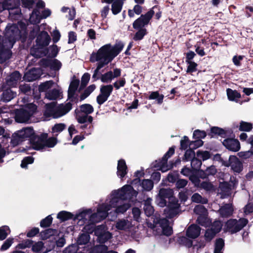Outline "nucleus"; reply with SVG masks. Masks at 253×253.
I'll use <instances>...</instances> for the list:
<instances>
[{
	"label": "nucleus",
	"instance_id": "57",
	"mask_svg": "<svg viewBox=\"0 0 253 253\" xmlns=\"http://www.w3.org/2000/svg\"><path fill=\"white\" fill-rule=\"evenodd\" d=\"M52 221V217L51 215H48L41 221L40 225L42 227H46L50 226Z\"/></svg>",
	"mask_w": 253,
	"mask_h": 253
},
{
	"label": "nucleus",
	"instance_id": "56",
	"mask_svg": "<svg viewBox=\"0 0 253 253\" xmlns=\"http://www.w3.org/2000/svg\"><path fill=\"white\" fill-rule=\"evenodd\" d=\"M197 156L199 159H201L203 161L208 160L210 157V154L208 151H198L197 152Z\"/></svg>",
	"mask_w": 253,
	"mask_h": 253
},
{
	"label": "nucleus",
	"instance_id": "62",
	"mask_svg": "<svg viewBox=\"0 0 253 253\" xmlns=\"http://www.w3.org/2000/svg\"><path fill=\"white\" fill-rule=\"evenodd\" d=\"M190 143L188 137L184 136L180 141V148L183 150L186 149L188 147H190Z\"/></svg>",
	"mask_w": 253,
	"mask_h": 253
},
{
	"label": "nucleus",
	"instance_id": "7",
	"mask_svg": "<svg viewBox=\"0 0 253 253\" xmlns=\"http://www.w3.org/2000/svg\"><path fill=\"white\" fill-rule=\"evenodd\" d=\"M20 31L16 24H8L6 27L4 38L1 42L6 43L7 47L12 48L16 40L20 38Z\"/></svg>",
	"mask_w": 253,
	"mask_h": 253
},
{
	"label": "nucleus",
	"instance_id": "37",
	"mask_svg": "<svg viewBox=\"0 0 253 253\" xmlns=\"http://www.w3.org/2000/svg\"><path fill=\"white\" fill-rule=\"evenodd\" d=\"M77 119L78 122L80 124H84L86 122H88L90 124L92 122L93 118L90 116H88L87 115H82L79 114L77 116Z\"/></svg>",
	"mask_w": 253,
	"mask_h": 253
},
{
	"label": "nucleus",
	"instance_id": "36",
	"mask_svg": "<svg viewBox=\"0 0 253 253\" xmlns=\"http://www.w3.org/2000/svg\"><path fill=\"white\" fill-rule=\"evenodd\" d=\"M74 215L72 214L71 212L66 211H61L58 213L57 217L63 221L71 218L74 219Z\"/></svg>",
	"mask_w": 253,
	"mask_h": 253
},
{
	"label": "nucleus",
	"instance_id": "12",
	"mask_svg": "<svg viewBox=\"0 0 253 253\" xmlns=\"http://www.w3.org/2000/svg\"><path fill=\"white\" fill-rule=\"evenodd\" d=\"M156 8V6H154L145 14L141 15L139 18L135 20L133 23V28L135 29H143V27L147 25L155 13L154 9Z\"/></svg>",
	"mask_w": 253,
	"mask_h": 253
},
{
	"label": "nucleus",
	"instance_id": "53",
	"mask_svg": "<svg viewBox=\"0 0 253 253\" xmlns=\"http://www.w3.org/2000/svg\"><path fill=\"white\" fill-rule=\"evenodd\" d=\"M195 157V152L194 151L190 148V149H187L184 154V158H183V161H188L190 160H192Z\"/></svg>",
	"mask_w": 253,
	"mask_h": 253
},
{
	"label": "nucleus",
	"instance_id": "17",
	"mask_svg": "<svg viewBox=\"0 0 253 253\" xmlns=\"http://www.w3.org/2000/svg\"><path fill=\"white\" fill-rule=\"evenodd\" d=\"M115 227L117 230L130 232L133 227L132 222L127 218H121L117 220Z\"/></svg>",
	"mask_w": 253,
	"mask_h": 253
},
{
	"label": "nucleus",
	"instance_id": "38",
	"mask_svg": "<svg viewBox=\"0 0 253 253\" xmlns=\"http://www.w3.org/2000/svg\"><path fill=\"white\" fill-rule=\"evenodd\" d=\"M207 215H203V216H198L197 218L198 223L201 225L207 227L211 224V221L208 217Z\"/></svg>",
	"mask_w": 253,
	"mask_h": 253
},
{
	"label": "nucleus",
	"instance_id": "27",
	"mask_svg": "<svg viewBox=\"0 0 253 253\" xmlns=\"http://www.w3.org/2000/svg\"><path fill=\"white\" fill-rule=\"evenodd\" d=\"M16 92L13 91L10 89L3 90L1 95V100L4 102H9L16 96Z\"/></svg>",
	"mask_w": 253,
	"mask_h": 253
},
{
	"label": "nucleus",
	"instance_id": "49",
	"mask_svg": "<svg viewBox=\"0 0 253 253\" xmlns=\"http://www.w3.org/2000/svg\"><path fill=\"white\" fill-rule=\"evenodd\" d=\"M10 232V229L7 226L0 227V240L5 239Z\"/></svg>",
	"mask_w": 253,
	"mask_h": 253
},
{
	"label": "nucleus",
	"instance_id": "2",
	"mask_svg": "<svg viewBox=\"0 0 253 253\" xmlns=\"http://www.w3.org/2000/svg\"><path fill=\"white\" fill-rule=\"evenodd\" d=\"M124 46V45L122 42H117L114 46L107 44L100 48L96 52H93L91 54L90 61L98 62L92 78L96 80L100 69L110 62L122 51Z\"/></svg>",
	"mask_w": 253,
	"mask_h": 253
},
{
	"label": "nucleus",
	"instance_id": "50",
	"mask_svg": "<svg viewBox=\"0 0 253 253\" xmlns=\"http://www.w3.org/2000/svg\"><path fill=\"white\" fill-rule=\"evenodd\" d=\"M253 128L252 124L248 122L241 121L240 123L239 130L240 131H249Z\"/></svg>",
	"mask_w": 253,
	"mask_h": 253
},
{
	"label": "nucleus",
	"instance_id": "61",
	"mask_svg": "<svg viewBox=\"0 0 253 253\" xmlns=\"http://www.w3.org/2000/svg\"><path fill=\"white\" fill-rule=\"evenodd\" d=\"M202 165L201 161L197 158H194L191 160V165L193 169H199Z\"/></svg>",
	"mask_w": 253,
	"mask_h": 253
},
{
	"label": "nucleus",
	"instance_id": "48",
	"mask_svg": "<svg viewBox=\"0 0 253 253\" xmlns=\"http://www.w3.org/2000/svg\"><path fill=\"white\" fill-rule=\"evenodd\" d=\"M178 242L179 244L185 246L187 247H190L192 246V241L186 237H180L178 238Z\"/></svg>",
	"mask_w": 253,
	"mask_h": 253
},
{
	"label": "nucleus",
	"instance_id": "29",
	"mask_svg": "<svg viewBox=\"0 0 253 253\" xmlns=\"http://www.w3.org/2000/svg\"><path fill=\"white\" fill-rule=\"evenodd\" d=\"M233 211L231 204H226L221 207L219 210L220 215L222 217H227L231 215Z\"/></svg>",
	"mask_w": 253,
	"mask_h": 253
},
{
	"label": "nucleus",
	"instance_id": "35",
	"mask_svg": "<svg viewBox=\"0 0 253 253\" xmlns=\"http://www.w3.org/2000/svg\"><path fill=\"white\" fill-rule=\"evenodd\" d=\"M224 247V240L221 238L217 239L215 243L213 253H223Z\"/></svg>",
	"mask_w": 253,
	"mask_h": 253
},
{
	"label": "nucleus",
	"instance_id": "20",
	"mask_svg": "<svg viewBox=\"0 0 253 253\" xmlns=\"http://www.w3.org/2000/svg\"><path fill=\"white\" fill-rule=\"evenodd\" d=\"M121 75V70L115 69L113 72L109 71L101 75L100 80L102 82L105 83H109L112 80L119 77Z\"/></svg>",
	"mask_w": 253,
	"mask_h": 253
},
{
	"label": "nucleus",
	"instance_id": "8",
	"mask_svg": "<svg viewBox=\"0 0 253 253\" xmlns=\"http://www.w3.org/2000/svg\"><path fill=\"white\" fill-rule=\"evenodd\" d=\"M37 106L30 103L26 105L24 108L17 110L15 111V120L19 123H28L31 117L35 114Z\"/></svg>",
	"mask_w": 253,
	"mask_h": 253
},
{
	"label": "nucleus",
	"instance_id": "18",
	"mask_svg": "<svg viewBox=\"0 0 253 253\" xmlns=\"http://www.w3.org/2000/svg\"><path fill=\"white\" fill-rule=\"evenodd\" d=\"M1 36H0V63H2L9 59L11 55V48L7 47L6 43L1 42Z\"/></svg>",
	"mask_w": 253,
	"mask_h": 253
},
{
	"label": "nucleus",
	"instance_id": "41",
	"mask_svg": "<svg viewBox=\"0 0 253 253\" xmlns=\"http://www.w3.org/2000/svg\"><path fill=\"white\" fill-rule=\"evenodd\" d=\"M142 189L146 191H150L153 187V182L150 179H144L141 183Z\"/></svg>",
	"mask_w": 253,
	"mask_h": 253
},
{
	"label": "nucleus",
	"instance_id": "33",
	"mask_svg": "<svg viewBox=\"0 0 253 253\" xmlns=\"http://www.w3.org/2000/svg\"><path fill=\"white\" fill-rule=\"evenodd\" d=\"M228 98L232 101H237V100L241 97L240 94L235 90L227 88L226 90Z\"/></svg>",
	"mask_w": 253,
	"mask_h": 253
},
{
	"label": "nucleus",
	"instance_id": "64",
	"mask_svg": "<svg viewBox=\"0 0 253 253\" xmlns=\"http://www.w3.org/2000/svg\"><path fill=\"white\" fill-rule=\"evenodd\" d=\"M165 198L161 196L160 194H158V195L156 197V203L157 205L161 207H164L166 205L167 202L165 200Z\"/></svg>",
	"mask_w": 253,
	"mask_h": 253
},
{
	"label": "nucleus",
	"instance_id": "21",
	"mask_svg": "<svg viewBox=\"0 0 253 253\" xmlns=\"http://www.w3.org/2000/svg\"><path fill=\"white\" fill-rule=\"evenodd\" d=\"M5 8L9 10V15L12 18L13 14L18 15L20 12L19 8H16V0H5L3 1Z\"/></svg>",
	"mask_w": 253,
	"mask_h": 253
},
{
	"label": "nucleus",
	"instance_id": "28",
	"mask_svg": "<svg viewBox=\"0 0 253 253\" xmlns=\"http://www.w3.org/2000/svg\"><path fill=\"white\" fill-rule=\"evenodd\" d=\"M152 199L147 198L144 200V210L145 214L147 216H150L153 215L154 212L153 207L151 205Z\"/></svg>",
	"mask_w": 253,
	"mask_h": 253
},
{
	"label": "nucleus",
	"instance_id": "4",
	"mask_svg": "<svg viewBox=\"0 0 253 253\" xmlns=\"http://www.w3.org/2000/svg\"><path fill=\"white\" fill-rule=\"evenodd\" d=\"M159 194L169 199L168 206L164 211L166 216L168 218L174 217L178 213L179 204L178 203V200L173 197V190L170 188H162L160 190Z\"/></svg>",
	"mask_w": 253,
	"mask_h": 253
},
{
	"label": "nucleus",
	"instance_id": "32",
	"mask_svg": "<svg viewBox=\"0 0 253 253\" xmlns=\"http://www.w3.org/2000/svg\"><path fill=\"white\" fill-rule=\"evenodd\" d=\"M41 19L40 10L38 9H35L30 15L29 19L30 23L33 24H36L40 23Z\"/></svg>",
	"mask_w": 253,
	"mask_h": 253
},
{
	"label": "nucleus",
	"instance_id": "5",
	"mask_svg": "<svg viewBox=\"0 0 253 253\" xmlns=\"http://www.w3.org/2000/svg\"><path fill=\"white\" fill-rule=\"evenodd\" d=\"M47 134L43 133L39 137H34L31 140L32 147L37 150H42L46 148H53L57 144V139L52 137L47 139Z\"/></svg>",
	"mask_w": 253,
	"mask_h": 253
},
{
	"label": "nucleus",
	"instance_id": "60",
	"mask_svg": "<svg viewBox=\"0 0 253 253\" xmlns=\"http://www.w3.org/2000/svg\"><path fill=\"white\" fill-rule=\"evenodd\" d=\"M206 136V133L205 131L196 130L193 132V137L195 139H201Z\"/></svg>",
	"mask_w": 253,
	"mask_h": 253
},
{
	"label": "nucleus",
	"instance_id": "55",
	"mask_svg": "<svg viewBox=\"0 0 253 253\" xmlns=\"http://www.w3.org/2000/svg\"><path fill=\"white\" fill-rule=\"evenodd\" d=\"M146 33L147 32L146 29H140L136 33L134 36V40L139 41L142 40Z\"/></svg>",
	"mask_w": 253,
	"mask_h": 253
},
{
	"label": "nucleus",
	"instance_id": "63",
	"mask_svg": "<svg viewBox=\"0 0 253 253\" xmlns=\"http://www.w3.org/2000/svg\"><path fill=\"white\" fill-rule=\"evenodd\" d=\"M222 223L219 221H215L211 225V229H212L216 233H218L221 229Z\"/></svg>",
	"mask_w": 253,
	"mask_h": 253
},
{
	"label": "nucleus",
	"instance_id": "44",
	"mask_svg": "<svg viewBox=\"0 0 253 253\" xmlns=\"http://www.w3.org/2000/svg\"><path fill=\"white\" fill-rule=\"evenodd\" d=\"M90 239V236L87 233H83L78 238L77 243L79 245H85Z\"/></svg>",
	"mask_w": 253,
	"mask_h": 253
},
{
	"label": "nucleus",
	"instance_id": "43",
	"mask_svg": "<svg viewBox=\"0 0 253 253\" xmlns=\"http://www.w3.org/2000/svg\"><path fill=\"white\" fill-rule=\"evenodd\" d=\"M164 95L163 94H159L158 91L152 92L149 96V99H157L158 104H162L163 101Z\"/></svg>",
	"mask_w": 253,
	"mask_h": 253
},
{
	"label": "nucleus",
	"instance_id": "26",
	"mask_svg": "<svg viewBox=\"0 0 253 253\" xmlns=\"http://www.w3.org/2000/svg\"><path fill=\"white\" fill-rule=\"evenodd\" d=\"M127 173V167L124 160H120L118 162L117 174L120 178H123Z\"/></svg>",
	"mask_w": 253,
	"mask_h": 253
},
{
	"label": "nucleus",
	"instance_id": "22",
	"mask_svg": "<svg viewBox=\"0 0 253 253\" xmlns=\"http://www.w3.org/2000/svg\"><path fill=\"white\" fill-rule=\"evenodd\" d=\"M222 143L227 149L232 151L237 152L240 149V142L235 139L229 138L225 139Z\"/></svg>",
	"mask_w": 253,
	"mask_h": 253
},
{
	"label": "nucleus",
	"instance_id": "52",
	"mask_svg": "<svg viewBox=\"0 0 253 253\" xmlns=\"http://www.w3.org/2000/svg\"><path fill=\"white\" fill-rule=\"evenodd\" d=\"M54 83L52 81H46L43 83L39 86L40 91H45L52 87Z\"/></svg>",
	"mask_w": 253,
	"mask_h": 253
},
{
	"label": "nucleus",
	"instance_id": "6",
	"mask_svg": "<svg viewBox=\"0 0 253 253\" xmlns=\"http://www.w3.org/2000/svg\"><path fill=\"white\" fill-rule=\"evenodd\" d=\"M71 108L72 105L70 103L58 106H55L53 104H47L44 116L46 118H58L67 114Z\"/></svg>",
	"mask_w": 253,
	"mask_h": 253
},
{
	"label": "nucleus",
	"instance_id": "14",
	"mask_svg": "<svg viewBox=\"0 0 253 253\" xmlns=\"http://www.w3.org/2000/svg\"><path fill=\"white\" fill-rule=\"evenodd\" d=\"M226 167H230L234 172L240 173L243 169L242 163L235 156H230L228 163L224 164Z\"/></svg>",
	"mask_w": 253,
	"mask_h": 253
},
{
	"label": "nucleus",
	"instance_id": "46",
	"mask_svg": "<svg viewBox=\"0 0 253 253\" xmlns=\"http://www.w3.org/2000/svg\"><path fill=\"white\" fill-rule=\"evenodd\" d=\"M49 66L51 69L58 71L61 68L62 64L59 60L54 59L49 62Z\"/></svg>",
	"mask_w": 253,
	"mask_h": 253
},
{
	"label": "nucleus",
	"instance_id": "16",
	"mask_svg": "<svg viewBox=\"0 0 253 253\" xmlns=\"http://www.w3.org/2000/svg\"><path fill=\"white\" fill-rule=\"evenodd\" d=\"M95 235L98 237V240L102 242H105L112 237L111 234L106 231V227L103 225L94 228Z\"/></svg>",
	"mask_w": 253,
	"mask_h": 253
},
{
	"label": "nucleus",
	"instance_id": "24",
	"mask_svg": "<svg viewBox=\"0 0 253 253\" xmlns=\"http://www.w3.org/2000/svg\"><path fill=\"white\" fill-rule=\"evenodd\" d=\"M41 71L40 69L34 68L26 72L24 76V79L28 82H32L38 79L41 76Z\"/></svg>",
	"mask_w": 253,
	"mask_h": 253
},
{
	"label": "nucleus",
	"instance_id": "25",
	"mask_svg": "<svg viewBox=\"0 0 253 253\" xmlns=\"http://www.w3.org/2000/svg\"><path fill=\"white\" fill-rule=\"evenodd\" d=\"M201 228L196 225H191L190 226L187 231L186 235L192 239L197 238L200 234Z\"/></svg>",
	"mask_w": 253,
	"mask_h": 253
},
{
	"label": "nucleus",
	"instance_id": "31",
	"mask_svg": "<svg viewBox=\"0 0 253 253\" xmlns=\"http://www.w3.org/2000/svg\"><path fill=\"white\" fill-rule=\"evenodd\" d=\"M123 2L122 0H114L111 5V10L113 14L116 15L120 13L122 9Z\"/></svg>",
	"mask_w": 253,
	"mask_h": 253
},
{
	"label": "nucleus",
	"instance_id": "51",
	"mask_svg": "<svg viewBox=\"0 0 253 253\" xmlns=\"http://www.w3.org/2000/svg\"><path fill=\"white\" fill-rule=\"evenodd\" d=\"M81 111L86 115L90 114L93 111V107L88 104H85L81 106Z\"/></svg>",
	"mask_w": 253,
	"mask_h": 253
},
{
	"label": "nucleus",
	"instance_id": "39",
	"mask_svg": "<svg viewBox=\"0 0 253 253\" xmlns=\"http://www.w3.org/2000/svg\"><path fill=\"white\" fill-rule=\"evenodd\" d=\"M57 233L56 230L51 228L47 229L41 232V237L43 240L49 238L51 236H53Z\"/></svg>",
	"mask_w": 253,
	"mask_h": 253
},
{
	"label": "nucleus",
	"instance_id": "11",
	"mask_svg": "<svg viewBox=\"0 0 253 253\" xmlns=\"http://www.w3.org/2000/svg\"><path fill=\"white\" fill-rule=\"evenodd\" d=\"M154 230H156L157 234H163L166 236H169L172 233V228L169 225L168 220L165 218L154 220Z\"/></svg>",
	"mask_w": 253,
	"mask_h": 253
},
{
	"label": "nucleus",
	"instance_id": "45",
	"mask_svg": "<svg viewBox=\"0 0 253 253\" xmlns=\"http://www.w3.org/2000/svg\"><path fill=\"white\" fill-rule=\"evenodd\" d=\"M192 201L197 203L206 204L208 202L207 199L203 198L198 193H195L191 197Z\"/></svg>",
	"mask_w": 253,
	"mask_h": 253
},
{
	"label": "nucleus",
	"instance_id": "40",
	"mask_svg": "<svg viewBox=\"0 0 253 253\" xmlns=\"http://www.w3.org/2000/svg\"><path fill=\"white\" fill-rule=\"evenodd\" d=\"M66 127V125L63 123L56 124L52 128V133L57 136L62 132Z\"/></svg>",
	"mask_w": 253,
	"mask_h": 253
},
{
	"label": "nucleus",
	"instance_id": "1",
	"mask_svg": "<svg viewBox=\"0 0 253 253\" xmlns=\"http://www.w3.org/2000/svg\"><path fill=\"white\" fill-rule=\"evenodd\" d=\"M136 191L131 186L126 185L122 188L111 192L105 203L101 204L104 207L103 210H106L108 215L112 213V211L108 212L112 208H116L113 212V216L116 217L117 214L123 213L130 207V200L133 196L136 197Z\"/></svg>",
	"mask_w": 253,
	"mask_h": 253
},
{
	"label": "nucleus",
	"instance_id": "3",
	"mask_svg": "<svg viewBox=\"0 0 253 253\" xmlns=\"http://www.w3.org/2000/svg\"><path fill=\"white\" fill-rule=\"evenodd\" d=\"M103 206L99 204L97 209V212L92 213L91 209L81 210L75 215L74 220H79L78 224L83 225L86 224L84 230L88 233H91L94 230L93 224L104 219L108 213L106 210H103Z\"/></svg>",
	"mask_w": 253,
	"mask_h": 253
},
{
	"label": "nucleus",
	"instance_id": "47",
	"mask_svg": "<svg viewBox=\"0 0 253 253\" xmlns=\"http://www.w3.org/2000/svg\"><path fill=\"white\" fill-rule=\"evenodd\" d=\"M107 249L106 246L100 245L93 247L88 253H103L106 252Z\"/></svg>",
	"mask_w": 253,
	"mask_h": 253
},
{
	"label": "nucleus",
	"instance_id": "10",
	"mask_svg": "<svg viewBox=\"0 0 253 253\" xmlns=\"http://www.w3.org/2000/svg\"><path fill=\"white\" fill-rule=\"evenodd\" d=\"M34 137H39L34 135V131L31 127H25L17 131L12 136L11 142L14 145H17L19 143L27 138H30V141Z\"/></svg>",
	"mask_w": 253,
	"mask_h": 253
},
{
	"label": "nucleus",
	"instance_id": "30",
	"mask_svg": "<svg viewBox=\"0 0 253 253\" xmlns=\"http://www.w3.org/2000/svg\"><path fill=\"white\" fill-rule=\"evenodd\" d=\"M62 92L59 89H54L48 91L45 94V97L49 100H56L61 97Z\"/></svg>",
	"mask_w": 253,
	"mask_h": 253
},
{
	"label": "nucleus",
	"instance_id": "54",
	"mask_svg": "<svg viewBox=\"0 0 253 253\" xmlns=\"http://www.w3.org/2000/svg\"><path fill=\"white\" fill-rule=\"evenodd\" d=\"M78 86V82H72L70 84L68 89V95L69 96H72L74 95L75 92L77 90Z\"/></svg>",
	"mask_w": 253,
	"mask_h": 253
},
{
	"label": "nucleus",
	"instance_id": "59",
	"mask_svg": "<svg viewBox=\"0 0 253 253\" xmlns=\"http://www.w3.org/2000/svg\"><path fill=\"white\" fill-rule=\"evenodd\" d=\"M216 234L212 229H208L205 234V239L207 241L210 242Z\"/></svg>",
	"mask_w": 253,
	"mask_h": 253
},
{
	"label": "nucleus",
	"instance_id": "15",
	"mask_svg": "<svg viewBox=\"0 0 253 253\" xmlns=\"http://www.w3.org/2000/svg\"><path fill=\"white\" fill-rule=\"evenodd\" d=\"M231 182L233 184L232 187L234 188L237 184V181L234 180V181H231ZM231 189V186L229 185L227 182H220L218 189V193L220 195L221 198H225L231 194L230 191Z\"/></svg>",
	"mask_w": 253,
	"mask_h": 253
},
{
	"label": "nucleus",
	"instance_id": "23",
	"mask_svg": "<svg viewBox=\"0 0 253 253\" xmlns=\"http://www.w3.org/2000/svg\"><path fill=\"white\" fill-rule=\"evenodd\" d=\"M21 76L18 72H14L6 78V84L10 87H15L21 80Z\"/></svg>",
	"mask_w": 253,
	"mask_h": 253
},
{
	"label": "nucleus",
	"instance_id": "34",
	"mask_svg": "<svg viewBox=\"0 0 253 253\" xmlns=\"http://www.w3.org/2000/svg\"><path fill=\"white\" fill-rule=\"evenodd\" d=\"M202 44L205 45L207 44L206 41L205 39H202L201 42H197L195 45L196 53L201 57L206 55L204 48L202 46Z\"/></svg>",
	"mask_w": 253,
	"mask_h": 253
},
{
	"label": "nucleus",
	"instance_id": "58",
	"mask_svg": "<svg viewBox=\"0 0 253 253\" xmlns=\"http://www.w3.org/2000/svg\"><path fill=\"white\" fill-rule=\"evenodd\" d=\"M167 162H165L162 158V161L160 163V170L162 172H166L173 167V164H171L170 165H168Z\"/></svg>",
	"mask_w": 253,
	"mask_h": 253
},
{
	"label": "nucleus",
	"instance_id": "19",
	"mask_svg": "<svg viewBox=\"0 0 253 253\" xmlns=\"http://www.w3.org/2000/svg\"><path fill=\"white\" fill-rule=\"evenodd\" d=\"M50 41V37L45 31L42 32L37 37L36 40L37 45L39 48L47 46Z\"/></svg>",
	"mask_w": 253,
	"mask_h": 253
},
{
	"label": "nucleus",
	"instance_id": "42",
	"mask_svg": "<svg viewBox=\"0 0 253 253\" xmlns=\"http://www.w3.org/2000/svg\"><path fill=\"white\" fill-rule=\"evenodd\" d=\"M194 212L199 215V216L207 215L208 214L207 209L204 206L199 205L196 206L194 209Z\"/></svg>",
	"mask_w": 253,
	"mask_h": 253
},
{
	"label": "nucleus",
	"instance_id": "13",
	"mask_svg": "<svg viewBox=\"0 0 253 253\" xmlns=\"http://www.w3.org/2000/svg\"><path fill=\"white\" fill-rule=\"evenodd\" d=\"M113 89L111 84L102 85L100 87V94L97 97V102L99 105L103 104L107 100Z\"/></svg>",
	"mask_w": 253,
	"mask_h": 253
},
{
	"label": "nucleus",
	"instance_id": "9",
	"mask_svg": "<svg viewBox=\"0 0 253 253\" xmlns=\"http://www.w3.org/2000/svg\"><path fill=\"white\" fill-rule=\"evenodd\" d=\"M248 223V220L244 218H240L239 220L231 219L226 222L224 230L231 234L235 233L240 231Z\"/></svg>",
	"mask_w": 253,
	"mask_h": 253
}]
</instances>
